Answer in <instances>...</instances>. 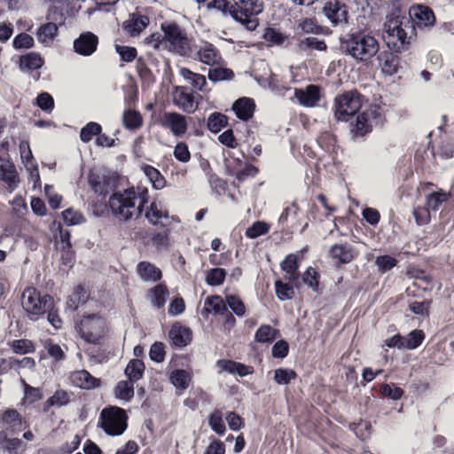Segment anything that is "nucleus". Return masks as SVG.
<instances>
[{"instance_id":"1","label":"nucleus","mask_w":454,"mask_h":454,"mask_svg":"<svg viewBox=\"0 0 454 454\" xmlns=\"http://www.w3.org/2000/svg\"><path fill=\"white\" fill-rule=\"evenodd\" d=\"M148 202L146 188H129L113 193L109 197L108 206L112 215L120 222L137 219Z\"/></svg>"},{"instance_id":"2","label":"nucleus","mask_w":454,"mask_h":454,"mask_svg":"<svg viewBox=\"0 0 454 454\" xmlns=\"http://www.w3.org/2000/svg\"><path fill=\"white\" fill-rule=\"evenodd\" d=\"M413 30L410 18L395 11L387 17L383 37L389 47L400 49V46L410 43Z\"/></svg>"},{"instance_id":"3","label":"nucleus","mask_w":454,"mask_h":454,"mask_svg":"<svg viewBox=\"0 0 454 454\" xmlns=\"http://www.w3.org/2000/svg\"><path fill=\"white\" fill-rule=\"evenodd\" d=\"M341 47L355 60L367 62L378 53L380 43L369 34L355 33L341 42Z\"/></svg>"},{"instance_id":"4","label":"nucleus","mask_w":454,"mask_h":454,"mask_svg":"<svg viewBox=\"0 0 454 454\" xmlns=\"http://www.w3.org/2000/svg\"><path fill=\"white\" fill-rule=\"evenodd\" d=\"M229 13L248 30H254L258 26L256 16L263 10L261 0H231Z\"/></svg>"},{"instance_id":"5","label":"nucleus","mask_w":454,"mask_h":454,"mask_svg":"<svg viewBox=\"0 0 454 454\" xmlns=\"http://www.w3.org/2000/svg\"><path fill=\"white\" fill-rule=\"evenodd\" d=\"M21 305L29 318L35 321L52 308L53 299L35 287H27L21 295Z\"/></svg>"},{"instance_id":"6","label":"nucleus","mask_w":454,"mask_h":454,"mask_svg":"<svg viewBox=\"0 0 454 454\" xmlns=\"http://www.w3.org/2000/svg\"><path fill=\"white\" fill-rule=\"evenodd\" d=\"M126 411L117 406L104 408L99 415L98 427L110 436L121 435L128 427Z\"/></svg>"},{"instance_id":"7","label":"nucleus","mask_w":454,"mask_h":454,"mask_svg":"<svg viewBox=\"0 0 454 454\" xmlns=\"http://www.w3.org/2000/svg\"><path fill=\"white\" fill-rule=\"evenodd\" d=\"M164 34L165 49L186 56L190 52V43L185 31L174 22L161 24Z\"/></svg>"},{"instance_id":"8","label":"nucleus","mask_w":454,"mask_h":454,"mask_svg":"<svg viewBox=\"0 0 454 454\" xmlns=\"http://www.w3.org/2000/svg\"><path fill=\"white\" fill-rule=\"evenodd\" d=\"M382 120L380 108L372 106L356 117H350V132L356 137H363L371 132L373 127L380 125Z\"/></svg>"},{"instance_id":"9","label":"nucleus","mask_w":454,"mask_h":454,"mask_svg":"<svg viewBox=\"0 0 454 454\" xmlns=\"http://www.w3.org/2000/svg\"><path fill=\"white\" fill-rule=\"evenodd\" d=\"M105 320L97 314L83 317L76 329L82 339L88 343H98L105 332Z\"/></svg>"},{"instance_id":"10","label":"nucleus","mask_w":454,"mask_h":454,"mask_svg":"<svg viewBox=\"0 0 454 454\" xmlns=\"http://www.w3.org/2000/svg\"><path fill=\"white\" fill-rule=\"evenodd\" d=\"M362 106L361 96L356 91L344 93L335 98L334 115L338 121H347Z\"/></svg>"},{"instance_id":"11","label":"nucleus","mask_w":454,"mask_h":454,"mask_svg":"<svg viewBox=\"0 0 454 454\" xmlns=\"http://www.w3.org/2000/svg\"><path fill=\"white\" fill-rule=\"evenodd\" d=\"M171 97L173 104L185 113L192 114L198 109L196 97L185 86H174Z\"/></svg>"},{"instance_id":"12","label":"nucleus","mask_w":454,"mask_h":454,"mask_svg":"<svg viewBox=\"0 0 454 454\" xmlns=\"http://www.w3.org/2000/svg\"><path fill=\"white\" fill-rule=\"evenodd\" d=\"M322 12L333 26L348 23V7L341 0L327 1Z\"/></svg>"},{"instance_id":"13","label":"nucleus","mask_w":454,"mask_h":454,"mask_svg":"<svg viewBox=\"0 0 454 454\" xmlns=\"http://www.w3.org/2000/svg\"><path fill=\"white\" fill-rule=\"evenodd\" d=\"M162 125L169 129L175 137H181L187 130L186 117L176 112L165 113Z\"/></svg>"},{"instance_id":"14","label":"nucleus","mask_w":454,"mask_h":454,"mask_svg":"<svg viewBox=\"0 0 454 454\" xmlns=\"http://www.w3.org/2000/svg\"><path fill=\"white\" fill-rule=\"evenodd\" d=\"M419 27L433 26L435 17L433 11L427 6L416 5L410 9L409 17Z\"/></svg>"},{"instance_id":"15","label":"nucleus","mask_w":454,"mask_h":454,"mask_svg":"<svg viewBox=\"0 0 454 454\" xmlns=\"http://www.w3.org/2000/svg\"><path fill=\"white\" fill-rule=\"evenodd\" d=\"M98 43V36L91 32H86L74 41V49L80 55L90 56L97 50Z\"/></svg>"},{"instance_id":"16","label":"nucleus","mask_w":454,"mask_h":454,"mask_svg":"<svg viewBox=\"0 0 454 454\" xmlns=\"http://www.w3.org/2000/svg\"><path fill=\"white\" fill-rule=\"evenodd\" d=\"M294 97L300 105L305 107H313L320 99V90L318 86L308 85L305 89H295Z\"/></svg>"},{"instance_id":"17","label":"nucleus","mask_w":454,"mask_h":454,"mask_svg":"<svg viewBox=\"0 0 454 454\" xmlns=\"http://www.w3.org/2000/svg\"><path fill=\"white\" fill-rule=\"evenodd\" d=\"M198 59L208 66L221 65L223 58L219 51L210 43H203L197 51Z\"/></svg>"},{"instance_id":"18","label":"nucleus","mask_w":454,"mask_h":454,"mask_svg":"<svg viewBox=\"0 0 454 454\" xmlns=\"http://www.w3.org/2000/svg\"><path fill=\"white\" fill-rule=\"evenodd\" d=\"M149 18L145 15L132 13L129 19L122 23V29L127 35L135 37L148 26Z\"/></svg>"},{"instance_id":"19","label":"nucleus","mask_w":454,"mask_h":454,"mask_svg":"<svg viewBox=\"0 0 454 454\" xmlns=\"http://www.w3.org/2000/svg\"><path fill=\"white\" fill-rule=\"evenodd\" d=\"M0 179L11 189H14L20 181L15 166L2 157H0Z\"/></svg>"},{"instance_id":"20","label":"nucleus","mask_w":454,"mask_h":454,"mask_svg":"<svg viewBox=\"0 0 454 454\" xmlns=\"http://www.w3.org/2000/svg\"><path fill=\"white\" fill-rule=\"evenodd\" d=\"M70 380L74 386L83 389H91L99 386V380L85 370L72 372Z\"/></svg>"},{"instance_id":"21","label":"nucleus","mask_w":454,"mask_h":454,"mask_svg":"<svg viewBox=\"0 0 454 454\" xmlns=\"http://www.w3.org/2000/svg\"><path fill=\"white\" fill-rule=\"evenodd\" d=\"M172 343L176 347H185L192 340V331L185 326L174 325L168 333Z\"/></svg>"},{"instance_id":"22","label":"nucleus","mask_w":454,"mask_h":454,"mask_svg":"<svg viewBox=\"0 0 454 454\" xmlns=\"http://www.w3.org/2000/svg\"><path fill=\"white\" fill-rule=\"evenodd\" d=\"M88 182L91 190L99 196H106L110 192V180L104 175L90 172Z\"/></svg>"},{"instance_id":"23","label":"nucleus","mask_w":454,"mask_h":454,"mask_svg":"<svg viewBox=\"0 0 454 454\" xmlns=\"http://www.w3.org/2000/svg\"><path fill=\"white\" fill-rule=\"evenodd\" d=\"M254 107L255 106L253 99L242 98L235 101L232 106V110L239 119L247 121L253 116Z\"/></svg>"},{"instance_id":"24","label":"nucleus","mask_w":454,"mask_h":454,"mask_svg":"<svg viewBox=\"0 0 454 454\" xmlns=\"http://www.w3.org/2000/svg\"><path fill=\"white\" fill-rule=\"evenodd\" d=\"M379 66L382 72L387 75H393L398 69V58L391 51H382L378 58Z\"/></svg>"},{"instance_id":"25","label":"nucleus","mask_w":454,"mask_h":454,"mask_svg":"<svg viewBox=\"0 0 454 454\" xmlns=\"http://www.w3.org/2000/svg\"><path fill=\"white\" fill-rule=\"evenodd\" d=\"M139 277L146 282H156L161 278V270L149 262H141L137 266Z\"/></svg>"},{"instance_id":"26","label":"nucleus","mask_w":454,"mask_h":454,"mask_svg":"<svg viewBox=\"0 0 454 454\" xmlns=\"http://www.w3.org/2000/svg\"><path fill=\"white\" fill-rule=\"evenodd\" d=\"M330 255L340 263H348L354 257L352 247L348 244L333 246L330 250Z\"/></svg>"},{"instance_id":"27","label":"nucleus","mask_w":454,"mask_h":454,"mask_svg":"<svg viewBox=\"0 0 454 454\" xmlns=\"http://www.w3.org/2000/svg\"><path fill=\"white\" fill-rule=\"evenodd\" d=\"M150 302L156 308H162L168 295V290L164 284H159L148 291Z\"/></svg>"},{"instance_id":"28","label":"nucleus","mask_w":454,"mask_h":454,"mask_svg":"<svg viewBox=\"0 0 454 454\" xmlns=\"http://www.w3.org/2000/svg\"><path fill=\"white\" fill-rule=\"evenodd\" d=\"M141 170L148 178L154 189L160 190L165 187L166 180L157 168L145 164L141 166Z\"/></svg>"},{"instance_id":"29","label":"nucleus","mask_w":454,"mask_h":454,"mask_svg":"<svg viewBox=\"0 0 454 454\" xmlns=\"http://www.w3.org/2000/svg\"><path fill=\"white\" fill-rule=\"evenodd\" d=\"M450 199V193L439 190L428 193L426 197V205L433 212H436L441 208L443 203L447 202Z\"/></svg>"},{"instance_id":"30","label":"nucleus","mask_w":454,"mask_h":454,"mask_svg":"<svg viewBox=\"0 0 454 454\" xmlns=\"http://www.w3.org/2000/svg\"><path fill=\"white\" fill-rule=\"evenodd\" d=\"M180 75L186 81H189L193 89L203 91L207 85L206 77L200 74L193 73L186 67L179 69Z\"/></svg>"},{"instance_id":"31","label":"nucleus","mask_w":454,"mask_h":454,"mask_svg":"<svg viewBox=\"0 0 454 454\" xmlns=\"http://www.w3.org/2000/svg\"><path fill=\"white\" fill-rule=\"evenodd\" d=\"M282 270L287 274L286 277L288 280L295 282L299 280V274L297 272L299 265L297 262V256L295 254H288L281 263Z\"/></svg>"},{"instance_id":"32","label":"nucleus","mask_w":454,"mask_h":454,"mask_svg":"<svg viewBox=\"0 0 454 454\" xmlns=\"http://www.w3.org/2000/svg\"><path fill=\"white\" fill-rule=\"evenodd\" d=\"M58 32V27L55 23L48 22L42 25L37 32L36 36L39 42L45 45H49L56 36Z\"/></svg>"},{"instance_id":"33","label":"nucleus","mask_w":454,"mask_h":454,"mask_svg":"<svg viewBox=\"0 0 454 454\" xmlns=\"http://www.w3.org/2000/svg\"><path fill=\"white\" fill-rule=\"evenodd\" d=\"M204 310L207 313L223 315L227 311V308L225 302L220 296L214 295L205 300Z\"/></svg>"},{"instance_id":"34","label":"nucleus","mask_w":454,"mask_h":454,"mask_svg":"<svg viewBox=\"0 0 454 454\" xmlns=\"http://www.w3.org/2000/svg\"><path fill=\"white\" fill-rule=\"evenodd\" d=\"M145 364L142 360L132 359L129 362L125 369V375L130 381H137L143 377Z\"/></svg>"},{"instance_id":"35","label":"nucleus","mask_w":454,"mask_h":454,"mask_svg":"<svg viewBox=\"0 0 454 454\" xmlns=\"http://www.w3.org/2000/svg\"><path fill=\"white\" fill-rule=\"evenodd\" d=\"M145 217L150 223L156 225L160 219L168 217V212L162 210L156 202H152L145 213Z\"/></svg>"},{"instance_id":"36","label":"nucleus","mask_w":454,"mask_h":454,"mask_svg":"<svg viewBox=\"0 0 454 454\" xmlns=\"http://www.w3.org/2000/svg\"><path fill=\"white\" fill-rule=\"evenodd\" d=\"M327 48L325 41L319 40L317 37L309 36L299 41L298 49L300 51H308L309 50H316L324 51Z\"/></svg>"},{"instance_id":"37","label":"nucleus","mask_w":454,"mask_h":454,"mask_svg":"<svg viewBox=\"0 0 454 454\" xmlns=\"http://www.w3.org/2000/svg\"><path fill=\"white\" fill-rule=\"evenodd\" d=\"M88 296V293L83 287L77 286L67 301V309L70 310L77 309L80 304L85 303Z\"/></svg>"},{"instance_id":"38","label":"nucleus","mask_w":454,"mask_h":454,"mask_svg":"<svg viewBox=\"0 0 454 454\" xmlns=\"http://www.w3.org/2000/svg\"><path fill=\"white\" fill-rule=\"evenodd\" d=\"M191 374L185 370H175L170 374V381L176 387L184 390L189 387Z\"/></svg>"},{"instance_id":"39","label":"nucleus","mask_w":454,"mask_h":454,"mask_svg":"<svg viewBox=\"0 0 454 454\" xmlns=\"http://www.w3.org/2000/svg\"><path fill=\"white\" fill-rule=\"evenodd\" d=\"M43 66V59L41 57L34 52L20 58V67L22 70H36Z\"/></svg>"},{"instance_id":"40","label":"nucleus","mask_w":454,"mask_h":454,"mask_svg":"<svg viewBox=\"0 0 454 454\" xmlns=\"http://www.w3.org/2000/svg\"><path fill=\"white\" fill-rule=\"evenodd\" d=\"M278 333V330L274 329L270 325H262L256 331L254 340L261 343L271 342L277 338Z\"/></svg>"},{"instance_id":"41","label":"nucleus","mask_w":454,"mask_h":454,"mask_svg":"<svg viewBox=\"0 0 454 454\" xmlns=\"http://www.w3.org/2000/svg\"><path fill=\"white\" fill-rule=\"evenodd\" d=\"M9 345L12 351L19 355L31 354L35 351V344L27 339L15 340L10 342Z\"/></svg>"},{"instance_id":"42","label":"nucleus","mask_w":454,"mask_h":454,"mask_svg":"<svg viewBox=\"0 0 454 454\" xmlns=\"http://www.w3.org/2000/svg\"><path fill=\"white\" fill-rule=\"evenodd\" d=\"M43 347L47 350L49 356L55 362H61L66 358L65 350L59 344L55 343L52 340H46L43 343Z\"/></svg>"},{"instance_id":"43","label":"nucleus","mask_w":454,"mask_h":454,"mask_svg":"<svg viewBox=\"0 0 454 454\" xmlns=\"http://www.w3.org/2000/svg\"><path fill=\"white\" fill-rule=\"evenodd\" d=\"M115 396L119 399L129 401L134 396L133 381L121 380L115 387Z\"/></svg>"},{"instance_id":"44","label":"nucleus","mask_w":454,"mask_h":454,"mask_svg":"<svg viewBox=\"0 0 454 454\" xmlns=\"http://www.w3.org/2000/svg\"><path fill=\"white\" fill-rule=\"evenodd\" d=\"M208 425L211 429L219 435H223L226 431V427L223 419L222 411L219 410L214 411L208 417Z\"/></svg>"},{"instance_id":"45","label":"nucleus","mask_w":454,"mask_h":454,"mask_svg":"<svg viewBox=\"0 0 454 454\" xmlns=\"http://www.w3.org/2000/svg\"><path fill=\"white\" fill-rule=\"evenodd\" d=\"M72 393L63 389L56 390L55 393L48 398V406L62 407L69 403Z\"/></svg>"},{"instance_id":"46","label":"nucleus","mask_w":454,"mask_h":454,"mask_svg":"<svg viewBox=\"0 0 454 454\" xmlns=\"http://www.w3.org/2000/svg\"><path fill=\"white\" fill-rule=\"evenodd\" d=\"M227 125V117L221 113H213L207 120V128L213 133H217Z\"/></svg>"},{"instance_id":"47","label":"nucleus","mask_w":454,"mask_h":454,"mask_svg":"<svg viewBox=\"0 0 454 454\" xmlns=\"http://www.w3.org/2000/svg\"><path fill=\"white\" fill-rule=\"evenodd\" d=\"M208 79L214 82L231 80L234 74L232 70L224 67L210 68L208 71Z\"/></svg>"},{"instance_id":"48","label":"nucleus","mask_w":454,"mask_h":454,"mask_svg":"<svg viewBox=\"0 0 454 454\" xmlns=\"http://www.w3.org/2000/svg\"><path fill=\"white\" fill-rule=\"evenodd\" d=\"M101 126L97 122H89L80 132V138L82 142L88 143L96 135L100 134Z\"/></svg>"},{"instance_id":"49","label":"nucleus","mask_w":454,"mask_h":454,"mask_svg":"<svg viewBox=\"0 0 454 454\" xmlns=\"http://www.w3.org/2000/svg\"><path fill=\"white\" fill-rule=\"evenodd\" d=\"M226 272L222 268H215L210 270L206 277V282L209 286H220L223 283Z\"/></svg>"},{"instance_id":"50","label":"nucleus","mask_w":454,"mask_h":454,"mask_svg":"<svg viewBox=\"0 0 454 454\" xmlns=\"http://www.w3.org/2000/svg\"><path fill=\"white\" fill-rule=\"evenodd\" d=\"M270 230V226L264 223L257 221L252 226L247 229L246 236L248 239H256L263 234H266Z\"/></svg>"},{"instance_id":"51","label":"nucleus","mask_w":454,"mask_h":454,"mask_svg":"<svg viewBox=\"0 0 454 454\" xmlns=\"http://www.w3.org/2000/svg\"><path fill=\"white\" fill-rule=\"evenodd\" d=\"M403 337L405 348L407 349H414L421 344L424 339V333L421 330H414L411 332L407 336Z\"/></svg>"},{"instance_id":"52","label":"nucleus","mask_w":454,"mask_h":454,"mask_svg":"<svg viewBox=\"0 0 454 454\" xmlns=\"http://www.w3.org/2000/svg\"><path fill=\"white\" fill-rule=\"evenodd\" d=\"M123 122L126 128L131 129L138 128L142 123V120L139 113L127 110L123 114Z\"/></svg>"},{"instance_id":"53","label":"nucleus","mask_w":454,"mask_h":454,"mask_svg":"<svg viewBox=\"0 0 454 454\" xmlns=\"http://www.w3.org/2000/svg\"><path fill=\"white\" fill-rule=\"evenodd\" d=\"M276 294L280 301L291 300L294 294V289L288 284H284L281 281L275 283Z\"/></svg>"},{"instance_id":"54","label":"nucleus","mask_w":454,"mask_h":454,"mask_svg":"<svg viewBox=\"0 0 454 454\" xmlns=\"http://www.w3.org/2000/svg\"><path fill=\"white\" fill-rule=\"evenodd\" d=\"M152 245L157 250H165L169 247L168 231L155 233L152 238Z\"/></svg>"},{"instance_id":"55","label":"nucleus","mask_w":454,"mask_h":454,"mask_svg":"<svg viewBox=\"0 0 454 454\" xmlns=\"http://www.w3.org/2000/svg\"><path fill=\"white\" fill-rule=\"evenodd\" d=\"M295 377L296 373L293 370L279 368L274 372V380L279 385H286Z\"/></svg>"},{"instance_id":"56","label":"nucleus","mask_w":454,"mask_h":454,"mask_svg":"<svg viewBox=\"0 0 454 454\" xmlns=\"http://www.w3.org/2000/svg\"><path fill=\"white\" fill-rule=\"evenodd\" d=\"M226 302L231 310L238 316L243 317L246 313V307L242 301L235 295H227Z\"/></svg>"},{"instance_id":"57","label":"nucleus","mask_w":454,"mask_h":454,"mask_svg":"<svg viewBox=\"0 0 454 454\" xmlns=\"http://www.w3.org/2000/svg\"><path fill=\"white\" fill-rule=\"evenodd\" d=\"M431 209L426 205L425 207H416L413 210V215L415 217L416 223L419 225L427 224L431 220Z\"/></svg>"},{"instance_id":"58","label":"nucleus","mask_w":454,"mask_h":454,"mask_svg":"<svg viewBox=\"0 0 454 454\" xmlns=\"http://www.w3.org/2000/svg\"><path fill=\"white\" fill-rule=\"evenodd\" d=\"M303 282L308 285L310 288H312L314 291H317L318 286V273L317 270L309 267L307 269V270L304 272L302 276Z\"/></svg>"},{"instance_id":"59","label":"nucleus","mask_w":454,"mask_h":454,"mask_svg":"<svg viewBox=\"0 0 454 454\" xmlns=\"http://www.w3.org/2000/svg\"><path fill=\"white\" fill-rule=\"evenodd\" d=\"M20 158L25 166L35 163L28 141L23 140L20 144Z\"/></svg>"},{"instance_id":"60","label":"nucleus","mask_w":454,"mask_h":454,"mask_svg":"<svg viewBox=\"0 0 454 454\" xmlns=\"http://www.w3.org/2000/svg\"><path fill=\"white\" fill-rule=\"evenodd\" d=\"M115 50L121 59L126 62L133 61L137 54V49L130 46L115 45Z\"/></svg>"},{"instance_id":"61","label":"nucleus","mask_w":454,"mask_h":454,"mask_svg":"<svg viewBox=\"0 0 454 454\" xmlns=\"http://www.w3.org/2000/svg\"><path fill=\"white\" fill-rule=\"evenodd\" d=\"M150 358L156 362L160 363L165 358L164 344L162 342H155L151 346L149 351Z\"/></svg>"},{"instance_id":"62","label":"nucleus","mask_w":454,"mask_h":454,"mask_svg":"<svg viewBox=\"0 0 454 454\" xmlns=\"http://www.w3.org/2000/svg\"><path fill=\"white\" fill-rule=\"evenodd\" d=\"M34 39L31 35L21 33L18 35L12 42L13 47L15 49H22V48H30L33 46Z\"/></svg>"},{"instance_id":"63","label":"nucleus","mask_w":454,"mask_h":454,"mask_svg":"<svg viewBox=\"0 0 454 454\" xmlns=\"http://www.w3.org/2000/svg\"><path fill=\"white\" fill-rule=\"evenodd\" d=\"M174 156L179 161H182V162L189 161V160L191 158V153H190L187 145L183 142L178 143L175 147Z\"/></svg>"},{"instance_id":"64","label":"nucleus","mask_w":454,"mask_h":454,"mask_svg":"<svg viewBox=\"0 0 454 454\" xmlns=\"http://www.w3.org/2000/svg\"><path fill=\"white\" fill-rule=\"evenodd\" d=\"M64 222L68 225H74L81 223L83 221L82 214L71 208L65 210L62 213Z\"/></svg>"}]
</instances>
